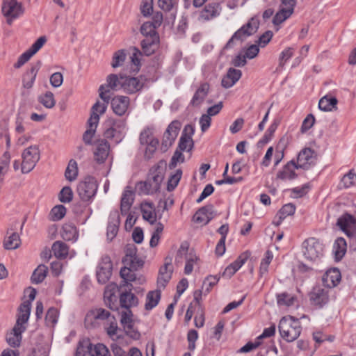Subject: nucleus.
<instances>
[{"instance_id": "obj_9", "label": "nucleus", "mask_w": 356, "mask_h": 356, "mask_svg": "<svg viewBox=\"0 0 356 356\" xmlns=\"http://www.w3.org/2000/svg\"><path fill=\"white\" fill-rule=\"evenodd\" d=\"M305 257L310 261H315L323 255V245L315 238H309L302 243Z\"/></svg>"}, {"instance_id": "obj_24", "label": "nucleus", "mask_w": 356, "mask_h": 356, "mask_svg": "<svg viewBox=\"0 0 356 356\" xmlns=\"http://www.w3.org/2000/svg\"><path fill=\"white\" fill-rule=\"evenodd\" d=\"M341 277V273L337 268H331L323 275L322 282L324 286L331 289L339 283Z\"/></svg>"}, {"instance_id": "obj_56", "label": "nucleus", "mask_w": 356, "mask_h": 356, "mask_svg": "<svg viewBox=\"0 0 356 356\" xmlns=\"http://www.w3.org/2000/svg\"><path fill=\"white\" fill-rule=\"evenodd\" d=\"M58 316V310L54 307H50L45 316V321L47 325H54L57 323Z\"/></svg>"}, {"instance_id": "obj_61", "label": "nucleus", "mask_w": 356, "mask_h": 356, "mask_svg": "<svg viewBox=\"0 0 356 356\" xmlns=\"http://www.w3.org/2000/svg\"><path fill=\"white\" fill-rule=\"evenodd\" d=\"M46 41L47 38L45 36L40 37L27 51L33 56L39 51L40 48H42V47Z\"/></svg>"}, {"instance_id": "obj_62", "label": "nucleus", "mask_w": 356, "mask_h": 356, "mask_svg": "<svg viewBox=\"0 0 356 356\" xmlns=\"http://www.w3.org/2000/svg\"><path fill=\"white\" fill-rule=\"evenodd\" d=\"M293 55V49L287 47L281 52L279 58V65L283 67L286 62L289 60Z\"/></svg>"}, {"instance_id": "obj_38", "label": "nucleus", "mask_w": 356, "mask_h": 356, "mask_svg": "<svg viewBox=\"0 0 356 356\" xmlns=\"http://www.w3.org/2000/svg\"><path fill=\"white\" fill-rule=\"evenodd\" d=\"M335 257L337 260H340L346 252L347 244L346 240L342 237L336 239L333 246Z\"/></svg>"}, {"instance_id": "obj_19", "label": "nucleus", "mask_w": 356, "mask_h": 356, "mask_svg": "<svg viewBox=\"0 0 356 356\" xmlns=\"http://www.w3.org/2000/svg\"><path fill=\"white\" fill-rule=\"evenodd\" d=\"M195 131L194 127L191 124L185 126L179 142V148L181 151H191L193 147V140L192 135Z\"/></svg>"}, {"instance_id": "obj_14", "label": "nucleus", "mask_w": 356, "mask_h": 356, "mask_svg": "<svg viewBox=\"0 0 356 356\" xmlns=\"http://www.w3.org/2000/svg\"><path fill=\"white\" fill-rule=\"evenodd\" d=\"M2 13L7 17V23L10 25L13 19L23 13L22 4L17 0H3Z\"/></svg>"}, {"instance_id": "obj_60", "label": "nucleus", "mask_w": 356, "mask_h": 356, "mask_svg": "<svg viewBox=\"0 0 356 356\" xmlns=\"http://www.w3.org/2000/svg\"><path fill=\"white\" fill-rule=\"evenodd\" d=\"M121 277L123 279V285H127V282H133L136 279L135 274L132 273L131 269L124 267L121 268L120 272Z\"/></svg>"}, {"instance_id": "obj_20", "label": "nucleus", "mask_w": 356, "mask_h": 356, "mask_svg": "<svg viewBox=\"0 0 356 356\" xmlns=\"http://www.w3.org/2000/svg\"><path fill=\"white\" fill-rule=\"evenodd\" d=\"M250 252H243L233 263L230 264L222 273V276L230 278L250 257Z\"/></svg>"}, {"instance_id": "obj_36", "label": "nucleus", "mask_w": 356, "mask_h": 356, "mask_svg": "<svg viewBox=\"0 0 356 356\" xmlns=\"http://www.w3.org/2000/svg\"><path fill=\"white\" fill-rule=\"evenodd\" d=\"M61 236L65 241H76L78 238L76 227L72 223L63 225Z\"/></svg>"}, {"instance_id": "obj_54", "label": "nucleus", "mask_w": 356, "mask_h": 356, "mask_svg": "<svg viewBox=\"0 0 356 356\" xmlns=\"http://www.w3.org/2000/svg\"><path fill=\"white\" fill-rule=\"evenodd\" d=\"M73 192L70 186H65L58 195L59 200L63 203H69L72 200Z\"/></svg>"}, {"instance_id": "obj_47", "label": "nucleus", "mask_w": 356, "mask_h": 356, "mask_svg": "<svg viewBox=\"0 0 356 356\" xmlns=\"http://www.w3.org/2000/svg\"><path fill=\"white\" fill-rule=\"evenodd\" d=\"M127 58L124 49H120L113 54L112 62L111 63L112 67L117 68L123 65Z\"/></svg>"}, {"instance_id": "obj_13", "label": "nucleus", "mask_w": 356, "mask_h": 356, "mask_svg": "<svg viewBox=\"0 0 356 356\" xmlns=\"http://www.w3.org/2000/svg\"><path fill=\"white\" fill-rule=\"evenodd\" d=\"M113 263L111 258L106 255L102 257L96 272L97 279L99 284H106L111 277Z\"/></svg>"}, {"instance_id": "obj_7", "label": "nucleus", "mask_w": 356, "mask_h": 356, "mask_svg": "<svg viewBox=\"0 0 356 356\" xmlns=\"http://www.w3.org/2000/svg\"><path fill=\"white\" fill-rule=\"evenodd\" d=\"M21 171L23 174L30 172L40 160V152L36 145L25 149L22 154Z\"/></svg>"}, {"instance_id": "obj_43", "label": "nucleus", "mask_w": 356, "mask_h": 356, "mask_svg": "<svg viewBox=\"0 0 356 356\" xmlns=\"http://www.w3.org/2000/svg\"><path fill=\"white\" fill-rule=\"evenodd\" d=\"M280 121L277 119L273 120V122L267 129L263 138L258 142L259 145H264L271 140L275 131H276L277 127L280 124Z\"/></svg>"}, {"instance_id": "obj_27", "label": "nucleus", "mask_w": 356, "mask_h": 356, "mask_svg": "<svg viewBox=\"0 0 356 356\" xmlns=\"http://www.w3.org/2000/svg\"><path fill=\"white\" fill-rule=\"evenodd\" d=\"M134 200V192L131 190V187L127 186L121 198L120 211L122 215L127 214Z\"/></svg>"}, {"instance_id": "obj_16", "label": "nucleus", "mask_w": 356, "mask_h": 356, "mask_svg": "<svg viewBox=\"0 0 356 356\" xmlns=\"http://www.w3.org/2000/svg\"><path fill=\"white\" fill-rule=\"evenodd\" d=\"M216 211L213 204H207L199 209L193 216V220L197 223L208 224L216 216Z\"/></svg>"}, {"instance_id": "obj_32", "label": "nucleus", "mask_w": 356, "mask_h": 356, "mask_svg": "<svg viewBox=\"0 0 356 356\" xmlns=\"http://www.w3.org/2000/svg\"><path fill=\"white\" fill-rule=\"evenodd\" d=\"M110 145L107 141L101 140L95 152V158L99 163H102L107 159L109 153Z\"/></svg>"}, {"instance_id": "obj_30", "label": "nucleus", "mask_w": 356, "mask_h": 356, "mask_svg": "<svg viewBox=\"0 0 356 356\" xmlns=\"http://www.w3.org/2000/svg\"><path fill=\"white\" fill-rule=\"evenodd\" d=\"M209 90V84L208 83H201L200 87L195 91L191 99V104L193 106H199L207 96Z\"/></svg>"}, {"instance_id": "obj_1", "label": "nucleus", "mask_w": 356, "mask_h": 356, "mask_svg": "<svg viewBox=\"0 0 356 356\" xmlns=\"http://www.w3.org/2000/svg\"><path fill=\"white\" fill-rule=\"evenodd\" d=\"M31 314L29 302H23L18 308L16 323L12 330L6 334V341L12 347H18L22 341V334L26 329V323Z\"/></svg>"}, {"instance_id": "obj_34", "label": "nucleus", "mask_w": 356, "mask_h": 356, "mask_svg": "<svg viewBox=\"0 0 356 356\" xmlns=\"http://www.w3.org/2000/svg\"><path fill=\"white\" fill-rule=\"evenodd\" d=\"M161 299V289H157L155 291H150L146 296V302L145 309L147 311L152 309L159 302Z\"/></svg>"}, {"instance_id": "obj_35", "label": "nucleus", "mask_w": 356, "mask_h": 356, "mask_svg": "<svg viewBox=\"0 0 356 356\" xmlns=\"http://www.w3.org/2000/svg\"><path fill=\"white\" fill-rule=\"evenodd\" d=\"M111 349L114 356H143L140 350L136 347L130 348L127 353L118 344L113 343L111 345Z\"/></svg>"}, {"instance_id": "obj_18", "label": "nucleus", "mask_w": 356, "mask_h": 356, "mask_svg": "<svg viewBox=\"0 0 356 356\" xmlns=\"http://www.w3.org/2000/svg\"><path fill=\"white\" fill-rule=\"evenodd\" d=\"M314 154V152L311 148H304L298 154L296 163L299 168L308 170L312 165L314 164L315 157Z\"/></svg>"}, {"instance_id": "obj_58", "label": "nucleus", "mask_w": 356, "mask_h": 356, "mask_svg": "<svg viewBox=\"0 0 356 356\" xmlns=\"http://www.w3.org/2000/svg\"><path fill=\"white\" fill-rule=\"evenodd\" d=\"M197 260V257L195 254H192L189 252L188 255H186V265L184 268V273L189 275L193 270V265Z\"/></svg>"}, {"instance_id": "obj_21", "label": "nucleus", "mask_w": 356, "mask_h": 356, "mask_svg": "<svg viewBox=\"0 0 356 356\" xmlns=\"http://www.w3.org/2000/svg\"><path fill=\"white\" fill-rule=\"evenodd\" d=\"M130 99L127 96L118 95L111 99V107L113 112L119 115H123L127 111Z\"/></svg>"}, {"instance_id": "obj_8", "label": "nucleus", "mask_w": 356, "mask_h": 356, "mask_svg": "<svg viewBox=\"0 0 356 356\" xmlns=\"http://www.w3.org/2000/svg\"><path fill=\"white\" fill-rule=\"evenodd\" d=\"M110 312L103 308H95L90 310L85 317V326L88 329L95 328L99 325L100 323L111 319Z\"/></svg>"}, {"instance_id": "obj_63", "label": "nucleus", "mask_w": 356, "mask_h": 356, "mask_svg": "<svg viewBox=\"0 0 356 356\" xmlns=\"http://www.w3.org/2000/svg\"><path fill=\"white\" fill-rule=\"evenodd\" d=\"M140 11L144 17L151 15L153 11V0H143Z\"/></svg>"}, {"instance_id": "obj_2", "label": "nucleus", "mask_w": 356, "mask_h": 356, "mask_svg": "<svg viewBox=\"0 0 356 356\" xmlns=\"http://www.w3.org/2000/svg\"><path fill=\"white\" fill-rule=\"evenodd\" d=\"M156 27L150 22H144L140 29V33L145 37L140 45L145 56L153 54L159 45V35L156 31Z\"/></svg>"}, {"instance_id": "obj_6", "label": "nucleus", "mask_w": 356, "mask_h": 356, "mask_svg": "<svg viewBox=\"0 0 356 356\" xmlns=\"http://www.w3.org/2000/svg\"><path fill=\"white\" fill-rule=\"evenodd\" d=\"M98 185L97 180L92 176H87L77 185L76 191L83 201L90 200L96 194Z\"/></svg>"}, {"instance_id": "obj_4", "label": "nucleus", "mask_w": 356, "mask_h": 356, "mask_svg": "<svg viewBox=\"0 0 356 356\" xmlns=\"http://www.w3.org/2000/svg\"><path fill=\"white\" fill-rule=\"evenodd\" d=\"M278 329L281 337L285 341L291 342L298 338L302 327L298 319L293 316H284L280 321Z\"/></svg>"}, {"instance_id": "obj_31", "label": "nucleus", "mask_w": 356, "mask_h": 356, "mask_svg": "<svg viewBox=\"0 0 356 356\" xmlns=\"http://www.w3.org/2000/svg\"><path fill=\"white\" fill-rule=\"evenodd\" d=\"M120 222V217L117 213L111 215L106 233L107 239L108 241H111L116 236L118 232Z\"/></svg>"}, {"instance_id": "obj_23", "label": "nucleus", "mask_w": 356, "mask_h": 356, "mask_svg": "<svg viewBox=\"0 0 356 356\" xmlns=\"http://www.w3.org/2000/svg\"><path fill=\"white\" fill-rule=\"evenodd\" d=\"M118 285L115 283L108 284L105 289L104 298L105 304L111 309L117 310L118 305L117 304V297L115 295Z\"/></svg>"}, {"instance_id": "obj_41", "label": "nucleus", "mask_w": 356, "mask_h": 356, "mask_svg": "<svg viewBox=\"0 0 356 356\" xmlns=\"http://www.w3.org/2000/svg\"><path fill=\"white\" fill-rule=\"evenodd\" d=\"M47 267L45 265L40 264L33 271L31 276V282L33 284L41 283L47 276Z\"/></svg>"}, {"instance_id": "obj_59", "label": "nucleus", "mask_w": 356, "mask_h": 356, "mask_svg": "<svg viewBox=\"0 0 356 356\" xmlns=\"http://www.w3.org/2000/svg\"><path fill=\"white\" fill-rule=\"evenodd\" d=\"M341 182L345 188H349L355 185L356 183V174L350 170L343 177Z\"/></svg>"}, {"instance_id": "obj_64", "label": "nucleus", "mask_w": 356, "mask_h": 356, "mask_svg": "<svg viewBox=\"0 0 356 356\" xmlns=\"http://www.w3.org/2000/svg\"><path fill=\"white\" fill-rule=\"evenodd\" d=\"M107 322L109 324V325L106 327V332L108 335L112 337L117 334L118 330V324L113 316H111V319L108 320Z\"/></svg>"}, {"instance_id": "obj_46", "label": "nucleus", "mask_w": 356, "mask_h": 356, "mask_svg": "<svg viewBox=\"0 0 356 356\" xmlns=\"http://www.w3.org/2000/svg\"><path fill=\"white\" fill-rule=\"evenodd\" d=\"M77 175H78L77 163L74 160L71 159L69 161L68 165L65 170V177L68 181H72L76 179Z\"/></svg>"}, {"instance_id": "obj_12", "label": "nucleus", "mask_w": 356, "mask_h": 356, "mask_svg": "<svg viewBox=\"0 0 356 356\" xmlns=\"http://www.w3.org/2000/svg\"><path fill=\"white\" fill-rule=\"evenodd\" d=\"M122 79V90L127 94H135L140 91L144 86L146 79L144 76L134 77L124 75Z\"/></svg>"}, {"instance_id": "obj_25", "label": "nucleus", "mask_w": 356, "mask_h": 356, "mask_svg": "<svg viewBox=\"0 0 356 356\" xmlns=\"http://www.w3.org/2000/svg\"><path fill=\"white\" fill-rule=\"evenodd\" d=\"M41 65V61L38 60L35 64L32 65L30 69L27 70L26 72L24 74L22 79L24 88L30 89L33 87Z\"/></svg>"}, {"instance_id": "obj_37", "label": "nucleus", "mask_w": 356, "mask_h": 356, "mask_svg": "<svg viewBox=\"0 0 356 356\" xmlns=\"http://www.w3.org/2000/svg\"><path fill=\"white\" fill-rule=\"evenodd\" d=\"M136 191L138 195H152L157 192L149 178L146 181L137 182Z\"/></svg>"}, {"instance_id": "obj_39", "label": "nucleus", "mask_w": 356, "mask_h": 356, "mask_svg": "<svg viewBox=\"0 0 356 356\" xmlns=\"http://www.w3.org/2000/svg\"><path fill=\"white\" fill-rule=\"evenodd\" d=\"M296 211V207L294 204L291 203H289L284 204L278 211L277 216L279 217V220L277 222H275V225L278 226L280 225L282 221L286 218L289 216L293 215Z\"/></svg>"}, {"instance_id": "obj_28", "label": "nucleus", "mask_w": 356, "mask_h": 356, "mask_svg": "<svg viewBox=\"0 0 356 356\" xmlns=\"http://www.w3.org/2000/svg\"><path fill=\"white\" fill-rule=\"evenodd\" d=\"M141 212L144 220L153 225L156 221L154 204L150 202H144L140 204Z\"/></svg>"}, {"instance_id": "obj_15", "label": "nucleus", "mask_w": 356, "mask_h": 356, "mask_svg": "<svg viewBox=\"0 0 356 356\" xmlns=\"http://www.w3.org/2000/svg\"><path fill=\"white\" fill-rule=\"evenodd\" d=\"M181 127V123L180 121L173 120L167 127V129L163 134L162 140V147H165V150L173 144Z\"/></svg>"}, {"instance_id": "obj_57", "label": "nucleus", "mask_w": 356, "mask_h": 356, "mask_svg": "<svg viewBox=\"0 0 356 356\" xmlns=\"http://www.w3.org/2000/svg\"><path fill=\"white\" fill-rule=\"evenodd\" d=\"M172 273V269H170V273H168L159 274L157 278V289H161L165 287L166 284L171 279Z\"/></svg>"}, {"instance_id": "obj_44", "label": "nucleus", "mask_w": 356, "mask_h": 356, "mask_svg": "<svg viewBox=\"0 0 356 356\" xmlns=\"http://www.w3.org/2000/svg\"><path fill=\"white\" fill-rule=\"evenodd\" d=\"M277 302L279 306H292L296 300V297L286 292L278 293L276 296Z\"/></svg>"}, {"instance_id": "obj_51", "label": "nucleus", "mask_w": 356, "mask_h": 356, "mask_svg": "<svg viewBox=\"0 0 356 356\" xmlns=\"http://www.w3.org/2000/svg\"><path fill=\"white\" fill-rule=\"evenodd\" d=\"M182 175V171L181 169L176 170L174 175H172L168 181L167 190L168 191H172L178 185Z\"/></svg>"}, {"instance_id": "obj_49", "label": "nucleus", "mask_w": 356, "mask_h": 356, "mask_svg": "<svg viewBox=\"0 0 356 356\" xmlns=\"http://www.w3.org/2000/svg\"><path fill=\"white\" fill-rule=\"evenodd\" d=\"M66 213V208L62 205H56L54 207L49 213V218L52 221H58L61 220Z\"/></svg>"}, {"instance_id": "obj_5", "label": "nucleus", "mask_w": 356, "mask_h": 356, "mask_svg": "<svg viewBox=\"0 0 356 356\" xmlns=\"http://www.w3.org/2000/svg\"><path fill=\"white\" fill-rule=\"evenodd\" d=\"M259 21L257 17H252L249 22L236 31L228 40L224 49H228L234 47L235 41H244L248 37L253 35L258 29Z\"/></svg>"}, {"instance_id": "obj_45", "label": "nucleus", "mask_w": 356, "mask_h": 356, "mask_svg": "<svg viewBox=\"0 0 356 356\" xmlns=\"http://www.w3.org/2000/svg\"><path fill=\"white\" fill-rule=\"evenodd\" d=\"M164 179V174L163 170L157 166L156 170L152 173V177L149 178L152 184L154 185V190L158 192L160 189L161 184Z\"/></svg>"}, {"instance_id": "obj_3", "label": "nucleus", "mask_w": 356, "mask_h": 356, "mask_svg": "<svg viewBox=\"0 0 356 356\" xmlns=\"http://www.w3.org/2000/svg\"><path fill=\"white\" fill-rule=\"evenodd\" d=\"M124 75L120 74L119 76L115 74H110L106 77V84H102L99 86V97L104 101V104H100L99 113L103 114L105 113L107 105L109 103L111 97L107 94L111 90L118 91L122 90V79Z\"/></svg>"}, {"instance_id": "obj_29", "label": "nucleus", "mask_w": 356, "mask_h": 356, "mask_svg": "<svg viewBox=\"0 0 356 356\" xmlns=\"http://www.w3.org/2000/svg\"><path fill=\"white\" fill-rule=\"evenodd\" d=\"M129 291H131V289H129ZM120 304L121 307L127 309L129 313H131L129 309L138 305V299L131 291L122 292L120 296Z\"/></svg>"}, {"instance_id": "obj_42", "label": "nucleus", "mask_w": 356, "mask_h": 356, "mask_svg": "<svg viewBox=\"0 0 356 356\" xmlns=\"http://www.w3.org/2000/svg\"><path fill=\"white\" fill-rule=\"evenodd\" d=\"M337 99L335 97H323L318 102V108L323 111H330L337 104Z\"/></svg>"}, {"instance_id": "obj_50", "label": "nucleus", "mask_w": 356, "mask_h": 356, "mask_svg": "<svg viewBox=\"0 0 356 356\" xmlns=\"http://www.w3.org/2000/svg\"><path fill=\"white\" fill-rule=\"evenodd\" d=\"M112 126L108 129H106L104 133V136L106 138H113L115 136L117 133H120V130H117L118 129H124L125 126V123L123 121H120L118 124L116 122H113L111 123Z\"/></svg>"}, {"instance_id": "obj_40", "label": "nucleus", "mask_w": 356, "mask_h": 356, "mask_svg": "<svg viewBox=\"0 0 356 356\" xmlns=\"http://www.w3.org/2000/svg\"><path fill=\"white\" fill-rule=\"evenodd\" d=\"M51 249L56 258H65L68 254V246L62 241L54 242Z\"/></svg>"}, {"instance_id": "obj_33", "label": "nucleus", "mask_w": 356, "mask_h": 356, "mask_svg": "<svg viewBox=\"0 0 356 356\" xmlns=\"http://www.w3.org/2000/svg\"><path fill=\"white\" fill-rule=\"evenodd\" d=\"M20 238L16 232H7V236L3 241V247L6 250H15L20 245Z\"/></svg>"}, {"instance_id": "obj_17", "label": "nucleus", "mask_w": 356, "mask_h": 356, "mask_svg": "<svg viewBox=\"0 0 356 356\" xmlns=\"http://www.w3.org/2000/svg\"><path fill=\"white\" fill-rule=\"evenodd\" d=\"M309 300L312 305L322 307L329 301L328 290L320 286H316L309 293Z\"/></svg>"}, {"instance_id": "obj_48", "label": "nucleus", "mask_w": 356, "mask_h": 356, "mask_svg": "<svg viewBox=\"0 0 356 356\" xmlns=\"http://www.w3.org/2000/svg\"><path fill=\"white\" fill-rule=\"evenodd\" d=\"M38 102L47 108H51L56 104L54 95L51 91H47L44 95L39 96Z\"/></svg>"}, {"instance_id": "obj_55", "label": "nucleus", "mask_w": 356, "mask_h": 356, "mask_svg": "<svg viewBox=\"0 0 356 356\" xmlns=\"http://www.w3.org/2000/svg\"><path fill=\"white\" fill-rule=\"evenodd\" d=\"M291 15V11L285 10L280 8V11L276 13L273 19V23L278 25L285 21Z\"/></svg>"}, {"instance_id": "obj_11", "label": "nucleus", "mask_w": 356, "mask_h": 356, "mask_svg": "<svg viewBox=\"0 0 356 356\" xmlns=\"http://www.w3.org/2000/svg\"><path fill=\"white\" fill-rule=\"evenodd\" d=\"M337 225L352 240H356V218L346 213L341 216L337 222Z\"/></svg>"}, {"instance_id": "obj_10", "label": "nucleus", "mask_w": 356, "mask_h": 356, "mask_svg": "<svg viewBox=\"0 0 356 356\" xmlns=\"http://www.w3.org/2000/svg\"><path fill=\"white\" fill-rule=\"evenodd\" d=\"M99 102H97L92 107L91 115L88 120V128L83 135V140L86 145L92 144V139L95 135L99 120V116L97 113V111H99Z\"/></svg>"}, {"instance_id": "obj_53", "label": "nucleus", "mask_w": 356, "mask_h": 356, "mask_svg": "<svg viewBox=\"0 0 356 356\" xmlns=\"http://www.w3.org/2000/svg\"><path fill=\"white\" fill-rule=\"evenodd\" d=\"M91 356H111L108 348L103 343L95 345L93 349L90 350Z\"/></svg>"}, {"instance_id": "obj_22", "label": "nucleus", "mask_w": 356, "mask_h": 356, "mask_svg": "<svg viewBox=\"0 0 356 356\" xmlns=\"http://www.w3.org/2000/svg\"><path fill=\"white\" fill-rule=\"evenodd\" d=\"M222 8L220 3L216 1L209 2L200 12V17L206 21L220 15Z\"/></svg>"}, {"instance_id": "obj_52", "label": "nucleus", "mask_w": 356, "mask_h": 356, "mask_svg": "<svg viewBox=\"0 0 356 356\" xmlns=\"http://www.w3.org/2000/svg\"><path fill=\"white\" fill-rule=\"evenodd\" d=\"M220 277L217 275L215 276H208L205 280L203 282L202 284V290H204V293H209L213 286H215L219 281Z\"/></svg>"}, {"instance_id": "obj_26", "label": "nucleus", "mask_w": 356, "mask_h": 356, "mask_svg": "<svg viewBox=\"0 0 356 356\" xmlns=\"http://www.w3.org/2000/svg\"><path fill=\"white\" fill-rule=\"evenodd\" d=\"M296 169H299L294 160L289 161L277 174V178L282 180L284 179H294L297 177V174L295 172Z\"/></svg>"}]
</instances>
